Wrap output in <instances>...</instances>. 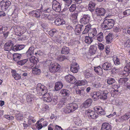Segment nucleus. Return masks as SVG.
I'll use <instances>...</instances> for the list:
<instances>
[{"label": "nucleus", "instance_id": "38", "mask_svg": "<svg viewBox=\"0 0 130 130\" xmlns=\"http://www.w3.org/2000/svg\"><path fill=\"white\" fill-rule=\"evenodd\" d=\"M74 121L75 124L76 125L80 126L82 125V121L80 118L78 117L76 118L75 119Z\"/></svg>", "mask_w": 130, "mask_h": 130}, {"label": "nucleus", "instance_id": "36", "mask_svg": "<svg viewBox=\"0 0 130 130\" xmlns=\"http://www.w3.org/2000/svg\"><path fill=\"white\" fill-rule=\"evenodd\" d=\"M11 55L13 56L14 60L15 61L19 60L21 57V54L17 53H14L13 55L11 54Z\"/></svg>", "mask_w": 130, "mask_h": 130}, {"label": "nucleus", "instance_id": "29", "mask_svg": "<svg viewBox=\"0 0 130 130\" xmlns=\"http://www.w3.org/2000/svg\"><path fill=\"white\" fill-rule=\"evenodd\" d=\"M94 70L96 73L98 75H101L103 73L102 69L100 66L94 67Z\"/></svg>", "mask_w": 130, "mask_h": 130}, {"label": "nucleus", "instance_id": "15", "mask_svg": "<svg viewBox=\"0 0 130 130\" xmlns=\"http://www.w3.org/2000/svg\"><path fill=\"white\" fill-rule=\"evenodd\" d=\"M111 126L109 124L104 122L102 124L101 130H111Z\"/></svg>", "mask_w": 130, "mask_h": 130}, {"label": "nucleus", "instance_id": "13", "mask_svg": "<svg viewBox=\"0 0 130 130\" xmlns=\"http://www.w3.org/2000/svg\"><path fill=\"white\" fill-rule=\"evenodd\" d=\"M90 16L88 14L84 15L82 18L80 20V22L82 24H85L89 22Z\"/></svg>", "mask_w": 130, "mask_h": 130}, {"label": "nucleus", "instance_id": "25", "mask_svg": "<svg viewBox=\"0 0 130 130\" xmlns=\"http://www.w3.org/2000/svg\"><path fill=\"white\" fill-rule=\"evenodd\" d=\"M83 26L80 24L77 25L75 29V34L78 35L81 33L82 27Z\"/></svg>", "mask_w": 130, "mask_h": 130}, {"label": "nucleus", "instance_id": "63", "mask_svg": "<svg viewBox=\"0 0 130 130\" xmlns=\"http://www.w3.org/2000/svg\"><path fill=\"white\" fill-rule=\"evenodd\" d=\"M7 29V28L6 27H3L2 25H0V34H2L3 32V30L6 31Z\"/></svg>", "mask_w": 130, "mask_h": 130}, {"label": "nucleus", "instance_id": "30", "mask_svg": "<svg viewBox=\"0 0 130 130\" xmlns=\"http://www.w3.org/2000/svg\"><path fill=\"white\" fill-rule=\"evenodd\" d=\"M12 76L16 80H18L20 79L21 76L20 74L17 73L16 71L15 70H13L11 71Z\"/></svg>", "mask_w": 130, "mask_h": 130}, {"label": "nucleus", "instance_id": "12", "mask_svg": "<svg viewBox=\"0 0 130 130\" xmlns=\"http://www.w3.org/2000/svg\"><path fill=\"white\" fill-rule=\"evenodd\" d=\"M29 60L30 63H31L30 66L31 67L36 66L37 62H38V59L34 56H32L30 58Z\"/></svg>", "mask_w": 130, "mask_h": 130}, {"label": "nucleus", "instance_id": "49", "mask_svg": "<svg viewBox=\"0 0 130 130\" xmlns=\"http://www.w3.org/2000/svg\"><path fill=\"white\" fill-rule=\"evenodd\" d=\"M76 8L75 4H72L69 7V10L70 12H73L75 11Z\"/></svg>", "mask_w": 130, "mask_h": 130}, {"label": "nucleus", "instance_id": "32", "mask_svg": "<svg viewBox=\"0 0 130 130\" xmlns=\"http://www.w3.org/2000/svg\"><path fill=\"white\" fill-rule=\"evenodd\" d=\"M92 96L94 100H98L100 98V92H93L92 93Z\"/></svg>", "mask_w": 130, "mask_h": 130}, {"label": "nucleus", "instance_id": "37", "mask_svg": "<svg viewBox=\"0 0 130 130\" xmlns=\"http://www.w3.org/2000/svg\"><path fill=\"white\" fill-rule=\"evenodd\" d=\"M69 47L64 46L62 48L61 53L62 54H67L69 53Z\"/></svg>", "mask_w": 130, "mask_h": 130}, {"label": "nucleus", "instance_id": "35", "mask_svg": "<svg viewBox=\"0 0 130 130\" xmlns=\"http://www.w3.org/2000/svg\"><path fill=\"white\" fill-rule=\"evenodd\" d=\"M85 41L87 44H90L92 42L93 40L92 37H90V36H86L85 37Z\"/></svg>", "mask_w": 130, "mask_h": 130}, {"label": "nucleus", "instance_id": "51", "mask_svg": "<svg viewBox=\"0 0 130 130\" xmlns=\"http://www.w3.org/2000/svg\"><path fill=\"white\" fill-rule=\"evenodd\" d=\"M111 95L114 97H116V95L118 94V90L115 89L111 91Z\"/></svg>", "mask_w": 130, "mask_h": 130}, {"label": "nucleus", "instance_id": "53", "mask_svg": "<svg viewBox=\"0 0 130 130\" xmlns=\"http://www.w3.org/2000/svg\"><path fill=\"white\" fill-rule=\"evenodd\" d=\"M32 13L33 14V16L36 17H39L41 15L40 12L37 11H33Z\"/></svg>", "mask_w": 130, "mask_h": 130}, {"label": "nucleus", "instance_id": "4", "mask_svg": "<svg viewBox=\"0 0 130 130\" xmlns=\"http://www.w3.org/2000/svg\"><path fill=\"white\" fill-rule=\"evenodd\" d=\"M36 91L38 95L41 96L47 92V88L44 85L39 83L37 85Z\"/></svg>", "mask_w": 130, "mask_h": 130}, {"label": "nucleus", "instance_id": "24", "mask_svg": "<svg viewBox=\"0 0 130 130\" xmlns=\"http://www.w3.org/2000/svg\"><path fill=\"white\" fill-rule=\"evenodd\" d=\"M85 88L84 87H81L80 89H78L76 90V93L77 94L81 96L85 95V92L84 91Z\"/></svg>", "mask_w": 130, "mask_h": 130}, {"label": "nucleus", "instance_id": "7", "mask_svg": "<svg viewBox=\"0 0 130 130\" xmlns=\"http://www.w3.org/2000/svg\"><path fill=\"white\" fill-rule=\"evenodd\" d=\"M11 2L8 0H3L0 3L1 7L2 10L6 11L10 6Z\"/></svg>", "mask_w": 130, "mask_h": 130}, {"label": "nucleus", "instance_id": "26", "mask_svg": "<svg viewBox=\"0 0 130 130\" xmlns=\"http://www.w3.org/2000/svg\"><path fill=\"white\" fill-rule=\"evenodd\" d=\"M69 91L67 89H62L60 91L61 95L63 96L68 97L70 95Z\"/></svg>", "mask_w": 130, "mask_h": 130}, {"label": "nucleus", "instance_id": "61", "mask_svg": "<svg viewBox=\"0 0 130 130\" xmlns=\"http://www.w3.org/2000/svg\"><path fill=\"white\" fill-rule=\"evenodd\" d=\"M70 70L71 72L74 73H76L78 71V68L76 67H71Z\"/></svg>", "mask_w": 130, "mask_h": 130}, {"label": "nucleus", "instance_id": "43", "mask_svg": "<svg viewBox=\"0 0 130 130\" xmlns=\"http://www.w3.org/2000/svg\"><path fill=\"white\" fill-rule=\"evenodd\" d=\"M86 82L87 81L85 80H79L76 82V85L77 86L84 85L86 84Z\"/></svg>", "mask_w": 130, "mask_h": 130}, {"label": "nucleus", "instance_id": "10", "mask_svg": "<svg viewBox=\"0 0 130 130\" xmlns=\"http://www.w3.org/2000/svg\"><path fill=\"white\" fill-rule=\"evenodd\" d=\"M94 110L97 114L98 115L100 116L104 115L105 114V112L103 109L102 107L100 106H95L94 108Z\"/></svg>", "mask_w": 130, "mask_h": 130}, {"label": "nucleus", "instance_id": "45", "mask_svg": "<svg viewBox=\"0 0 130 130\" xmlns=\"http://www.w3.org/2000/svg\"><path fill=\"white\" fill-rule=\"evenodd\" d=\"M28 59H26L18 61L17 62V64L18 65L20 66L24 65L26 63L27 61H28Z\"/></svg>", "mask_w": 130, "mask_h": 130}, {"label": "nucleus", "instance_id": "9", "mask_svg": "<svg viewBox=\"0 0 130 130\" xmlns=\"http://www.w3.org/2000/svg\"><path fill=\"white\" fill-rule=\"evenodd\" d=\"M127 65L124 68V71L121 73L124 76H127L130 73V62H127Z\"/></svg>", "mask_w": 130, "mask_h": 130}, {"label": "nucleus", "instance_id": "39", "mask_svg": "<svg viewBox=\"0 0 130 130\" xmlns=\"http://www.w3.org/2000/svg\"><path fill=\"white\" fill-rule=\"evenodd\" d=\"M97 49V47L96 45H91L90 47V51L91 53H95Z\"/></svg>", "mask_w": 130, "mask_h": 130}, {"label": "nucleus", "instance_id": "6", "mask_svg": "<svg viewBox=\"0 0 130 130\" xmlns=\"http://www.w3.org/2000/svg\"><path fill=\"white\" fill-rule=\"evenodd\" d=\"M86 116L92 119H95L98 117L97 114H96L95 111L91 110H88L85 112Z\"/></svg>", "mask_w": 130, "mask_h": 130}, {"label": "nucleus", "instance_id": "8", "mask_svg": "<svg viewBox=\"0 0 130 130\" xmlns=\"http://www.w3.org/2000/svg\"><path fill=\"white\" fill-rule=\"evenodd\" d=\"M65 79L67 82L72 84H75L76 80L75 78L73 75L70 74L65 76Z\"/></svg>", "mask_w": 130, "mask_h": 130}, {"label": "nucleus", "instance_id": "22", "mask_svg": "<svg viewBox=\"0 0 130 130\" xmlns=\"http://www.w3.org/2000/svg\"><path fill=\"white\" fill-rule=\"evenodd\" d=\"M92 100L91 99H87L83 104V107L87 108L90 106L92 103Z\"/></svg>", "mask_w": 130, "mask_h": 130}, {"label": "nucleus", "instance_id": "3", "mask_svg": "<svg viewBox=\"0 0 130 130\" xmlns=\"http://www.w3.org/2000/svg\"><path fill=\"white\" fill-rule=\"evenodd\" d=\"M77 104L76 103H72L67 104L66 107L63 109L64 112L66 114L73 112L78 108Z\"/></svg>", "mask_w": 130, "mask_h": 130}, {"label": "nucleus", "instance_id": "47", "mask_svg": "<svg viewBox=\"0 0 130 130\" xmlns=\"http://www.w3.org/2000/svg\"><path fill=\"white\" fill-rule=\"evenodd\" d=\"M49 107L47 105L44 104L42 106V110L43 112H45L49 110Z\"/></svg>", "mask_w": 130, "mask_h": 130}, {"label": "nucleus", "instance_id": "23", "mask_svg": "<svg viewBox=\"0 0 130 130\" xmlns=\"http://www.w3.org/2000/svg\"><path fill=\"white\" fill-rule=\"evenodd\" d=\"M97 34V31L95 28H90V29L89 30V33L88 35L89 36H90V37H93L96 36Z\"/></svg>", "mask_w": 130, "mask_h": 130}, {"label": "nucleus", "instance_id": "20", "mask_svg": "<svg viewBox=\"0 0 130 130\" xmlns=\"http://www.w3.org/2000/svg\"><path fill=\"white\" fill-rule=\"evenodd\" d=\"M113 38V34L111 33H109L105 37L106 42L108 43H110L111 42Z\"/></svg>", "mask_w": 130, "mask_h": 130}, {"label": "nucleus", "instance_id": "58", "mask_svg": "<svg viewBox=\"0 0 130 130\" xmlns=\"http://www.w3.org/2000/svg\"><path fill=\"white\" fill-rule=\"evenodd\" d=\"M66 59V57L65 56L61 55L58 57L57 58V60H58L60 61H62Z\"/></svg>", "mask_w": 130, "mask_h": 130}, {"label": "nucleus", "instance_id": "5", "mask_svg": "<svg viewBox=\"0 0 130 130\" xmlns=\"http://www.w3.org/2000/svg\"><path fill=\"white\" fill-rule=\"evenodd\" d=\"M15 34L17 36H20L26 32V29L23 26H15L13 28Z\"/></svg>", "mask_w": 130, "mask_h": 130}, {"label": "nucleus", "instance_id": "27", "mask_svg": "<svg viewBox=\"0 0 130 130\" xmlns=\"http://www.w3.org/2000/svg\"><path fill=\"white\" fill-rule=\"evenodd\" d=\"M95 6V3L94 1H91L88 5V8L91 11L94 10Z\"/></svg>", "mask_w": 130, "mask_h": 130}, {"label": "nucleus", "instance_id": "19", "mask_svg": "<svg viewBox=\"0 0 130 130\" xmlns=\"http://www.w3.org/2000/svg\"><path fill=\"white\" fill-rule=\"evenodd\" d=\"M43 100L44 101L47 102H51L52 100V98L49 94L46 93L44 94Z\"/></svg>", "mask_w": 130, "mask_h": 130}, {"label": "nucleus", "instance_id": "50", "mask_svg": "<svg viewBox=\"0 0 130 130\" xmlns=\"http://www.w3.org/2000/svg\"><path fill=\"white\" fill-rule=\"evenodd\" d=\"M52 8H54V7L58 6L60 5V3L56 0H53L52 2Z\"/></svg>", "mask_w": 130, "mask_h": 130}, {"label": "nucleus", "instance_id": "34", "mask_svg": "<svg viewBox=\"0 0 130 130\" xmlns=\"http://www.w3.org/2000/svg\"><path fill=\"white\" fill-rule=\"evenodd\" d=\"M63 85L61 82H57L55 84V90L56 91H58L61 89L63 87Z\"/></svg>", "mask_w": 130, "mask_h": 130}, {"label": "nucleus", "instance_id": "57", "mask_svg": "<svg viewBox=\"0 0 130 130\" xmlns=\"http://www.w3.org/2000/svg\"><path fill=\"white\" fill-rule=\"evenodd\" d=\"M124 47L128 48L130 47V40H127L124 43Z\"/></svg>", "mask_w": 130, "mask_h": 130}, {"label": "nucleus", "instance_id": "14", "mask_svg": "<svg viewBox=\"0 0 130 130\" xmlns=\"http://www.w3.org/2000/svg\"><path fill=\"white\" fill-rule=\"evenodd\" d=\"M95 13L99 16H104L105 13V10L103 8H98L95 9Z\"/></svg>", "mask_w": 130, "mask_h": 130}, {"label": "nucleus", "instance_id": "17", "mask_svg": "<svg viewBox=\"0 0 130 130\" xmlns=\"http://www.w3.org/2000/svg\"><path fill=\"white\" fill-rule=\"evenodd\" d=\"M13 44L11 41L6 43L4 45V49L6 51H9L11 50L13 48Z\"/></svg>", "mask_w": 130, "mask_h": 130}, {"label": "nucleus", "instance_id": "62", "mask_svg": "<svg viewBox=\"0 0 130 130\" xmlns=\"http://www.w3.org/2000/svg\"><path fill=\"white\" fill-rule=\"evenodd\" d=\"M54 40L55 42L60 43H61L62 42L61 39L60 37H56Z\"/></svg>", "mask_w": 130, "mask_h": 130}, {"label": "nucleus", "instance_id": "44", "mask_svg": "<svg viewBox=\"0 0 130 130\" xmlns=\"http://www.w3.org/2000/svg\"><path fill=\"white\" fill-rule=\"evenodd\" d=\"M97 40L100 42H101L103 40V34L100 32L99 33L97 36Z\"/></svg>", "mask_w": 130, "mask_h": 130}, {"label": "nucleus", "instance_id": "21", "mask_svg": "<svg viewBox=\"0 0 130 130\" xmlns=\"http://www.w3.org/2000/svg\"><path fill=\"white\" fill-rule=\"evenodd\" d=\"M54 23L55 25L59 26L65 24V22L63 19L58 18L55 20L54 21Z\"/></svg>", "mask_w": 130, "mask_h": 130}, {"label": "nucleus", "instance_id": "11", "mask_svg": "<svg viewBox=\"0 0 130 130\" xmlns=\"http://www.w3.org/2000/svg\"><path fill=\"white\" fill-rule=\"evenodd\" d=\"M112 67V64L110 62H106L103 64L102 66V68L104 70L108 71L110 70Z\"/></svg>", "mask_w": 130, "mask_h": 130}, {"label": "nucleus", "instance_id": "41", "mask_svg": "<svg viewBox=\"0 0 130 130\" xmlns=\"http://www.w3.org/2000/svg\"><path fill=\"white\" fill-rule=\"evenodd\" d=\"M28 124L31 125L32 123H34L36 121L34 119V118L31 116H29L28 118Z\"/></svg>", "mask_w": 130, "mask_h": 130}, {"label": "nucleus", "instance_id": "2", "mask_svg": "<svg viewBox=\"0 0 130 130\" xmlns=\"http://www.w3.org/2000/svg\"><path fill=\"white\" fill-rule=\"evenodd\" d=\"M115 23V21L113 19H106L101 24V27L102 29L104 30L110 29L113 27Z\"/></svg>", "mask_w": 130, "mask_h": 130}, {"label": "nucleus", "instance_id": "18", "mask_svg": "<svg viewBox=\"0 0 130 130\" xmlns=\"http://www.w3.org/2000/svg\"><path fill=\"white\" fill-rule=\"evenodd\" d=\"M34 96L33 95L29 94L26 97V100L30 105L32 104V101L34 100Z\"/></svg>", "mask_w": 130, "mask_h": 130}, {"label": "nucleus", "instance_id": "56", "mask_svg": "<svg viewBox=\"0 0 130 130\" xmlns=\"http://www.w3.org/2000/svg\"><path fill=\"white\" fill-rule=\"evenodd\" d=\"M93 74L89 72L85 71L84 73V75L86 78H89L90 77L92 76Z\"/></svg>", "mask_w": 130, "mask_h": 130}, {"label": "nucleus", "instance_id": "1", "mask_svg": "<svg viewBox=\"0 0 130 130\" xmlns=\"http://www.w3.org/2000/svg\"><path fill=\"white\" fill-rule=\"evenodd\" d=\"M45 63L49 66V71L51 73H56L60 69L61 66L59 64L57 63L52 64L51 60H47L45 62Z\"/></svg>", "mask_w": 130, "mask_h": 130}, {"label": "nucleus", "instance_id": "64", "mask_svg": "<svg viewBox=\"0 0 130 130\" xmlns=\"http://www.w3.org/2000/svg\"><path fill=\"white\" fill-rule=\"evenodd\" d=\"M98 46V48L100 50H102L104 48V45L101 43H99Z\"/></svg>", "mask_w": 130, "mask_h": 130}, {"label": "nucleus", "instance_id": "42", "mask_svg": "<svg viewBox=\"0 0 130 130\" xmlns=\"http://www.w3.org/2000/svg\"><path fill=\"white\" fill-rule=\"evenodd\" d=\"M128 80L127 78H121L119 80V83L120 85L124 84Z\"/></svg>", "mask_w": 130, "mask_h": 130}, {"label": "nucleus", "instance_id": "33", "mask_svg": "<svg viewBox=\"0 0 130 130\" xmlns=\"http://www.w3.org/2000/svg\"><path fill=\"white\" fill-rule=\"evenodd\" d=\"M34 48L32 47H30L28 51L26 52V54L28 57H29L34 54Z\"/></svg>", "mask_w": 130, "mask_h": 130}, {"label": "nucleus", "instance_id": "31", "mask_svg": "<svg viewBox=\"0 0 130 130\" xmlns=\"http://www.w3.org/2000/svg\"><path fill=\"white\" fill-rule=\"evenodd\" d=\"M130 118V112H129L126 113L124 115L122 116L120 118V120H119L120 121L123 122L124 120H127Z\"/></svg>", "mask_w": 130, "mask_h": 130}, {"label": "nucleus", "instance_id": "40", "mask_svg": "<svg viewBox=\"0 0 130 130\" xmlns=\"http://www.w3.org/2000/svg\"><path fill=\"white\" fill-rule=\"evenodd\" d=\"M24 47V45H18L14 46L13 50L16 51L20 50L22 49Z\"/></svg>", "mask_w": 130, "mask_h": 130}, {"label": "nucleus", "instance_id": "16", "mask_svg": "<svg viewBox=\"0 0 130 130\" xmlns=\"http://www.w3.org/2000/svg\"><path fill=\"white\" fill-rule=\"evenodd\" d=\"M108 93V91L106 90L101 91L100 92V99L103 100H106L107 98V95Z\"/></svg>", "mask_w": 130, "mask_h": 130}, {"label": "nucleus", "instance_id": "48", "mask_svg": "<svg viewBox=\"0 0 130 130\" xmlns=\"http://www.w3.org/2000/svg\"><path fill=\"white\" fill-rule=\"evenodd\" d=\"M16 118L17 120L19 121H22L23 119V117L22 114H18L16 115Z\"/></svg>", "mask_w": 130, "mask_h": 130}, {"label": "nucleus", "instance_id": "60", "mask_svg": "<svg viewBox=\"0 0 130 130\" xmlns=\"http://www.w3.org/2000/svg\"><path fill=\"white\" fill-rule=\"evenodd\" d=\"M123 14L124 15V16H123V17H126L130 15V9H127L125 11L123 12Z\"/></svg>", "mask_w": 130, "mask_h": 130}, {"label": "nucleus", "instance_id": "46", "mask_svg": "<svg viewBox=\"0 0 130 130\" xmlns=\"http://www.w3.org/2000/svg\"><path fill=\"white\" fill-rule=\"evenodd\" d=\"M91 26L90 25H88L85 26L84 30L83 32V34H85L87 33L88 32L89 33V30L90 29Z\"/></svg>", "mask_w": 130, "mask_h": 130}, {"label": "nucleus", "instance_id": "59", "mask_svg": "<svg viewBox=\"0 0 130 130\" xmlns=\"http://www.w3.org/2000/svg\"><path fill=\"white\" fill-rule=\"evenodd\" d=\"M78 15V12L77 11H74L73 13L72 14L71 17L73 20H76L77 19V16Z\"/></svg>", "mask_w": 130, "mask_h": 130}, {"label": "nucleus", "instance_id": "52", "mask_svg": "<svg viewBox=\"0 0 130 130\" xmlns=\"http://www.w3.org/2000/svg\"><path fill=\"white\" fill-rule=\"evenodd\" d=\"M113 61L114 64L117 65L120 64L119 59L117 57H115L113 59Z\"/></svg>", "mask_w": 130, "mask_h": 130}, {"label": "nucleus", "instance_id": "28", "mask_svg": "<svg viewBox=\"0 0 130 130\" xmlns=\"http://www.w3.org/2000/svg\"><path fill=\"white\" fill-rule=\"evenodd\" d=\"M32 68H32V73L34 75H39L40 73L41 70L40 69H39L37 68V67H36V66Z\"/></svg>", "mask_w": 130, "mask_h": 130}, {"label": "nucleus", "instance_id": "54", "mask_svg": "<svg viewBox=\"0 0 130 130\" xmlns=\"http://www.w3.org/2000/svg\"><path fill=\"white\" fill-rule=\"evenodd\" d=\"M54 8H53V9L56 12H60L61 10V6L60 5L56 6Z\"/></svg>", "mask_w": 130, "mask_h": 130}, {"label": "nucleus", "instance_id": "55", "mask_svg": "<svg viewBox=\"0 0 130 130\" xmlns=\"http://www.w3.org/2000/svg\"><path fill=\"white\" fill-rule=\"evenodd\" d=\"M115 82V79L112 78H108L107 80V83L109 85H111L114 83Z\"/></svg>", "mask_w": 130, "mask_h": 130}]
</instances>
